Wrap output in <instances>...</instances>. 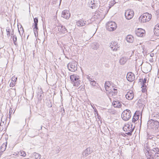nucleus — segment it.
I'll return each instance as SVG.
<instances>
[{
	"label": "nucleus",
	"mask_w": 159,
	"mask_h": 159,
	"mask_svg": "<svg viewBox=\"0 0 159 159\" xmlns=\"http://www.w3.org/2000/svg\"><path fill=\"white\" fill-rule=\"evenodd\" d=\"M91 152L90 148H88L85 149L83 152L82 155L84 157L87 156L88 155L91 153Z\"/></svg>",
	"instance_id": "obj_17"
},
{
	"label": "nucleus",
	"mask_w": 159,
	"mask_h": 159,
	"mask_svg": "<svg viewBox=\"0 0 159 159\" xmlns=\"http://www.w3.org/2000/svg\"><path fill=\"white\" fill-rule=\"evenodd\" d=\"M19 153L21 156L23 157H25L26 155L25 152L24 151H20Z\"/></svg>",
	"instance_id": "obj_36"
},
{
	"label": "nucleus",
	"mask_w": 159,
	"mask_h": 159,
	"mask_svg": "<svg viewBox=\"0 0 159 159\" xmlns=\"http://www.w3.org/2000/svg\"><path fill=\"white\" fill-rule=\"evenodd\" d=\"M152 116L158 119L159 118V113L157 112H155L152 114Z\"/></svg>",
	"instance_id": "obj_31"
},
{
	"label": "nucleus",
	"mask_w": 159,
	"mask_h": 159,
	"mask_svg": "<svg viewBox=\"0 0 159 159\" xmlns=\"http://www.w3.org/2000/svg\"><path fill=\"white\" fill-rule=\"evenodd\" d=\"M57 149L59 151H60V148L58 147H57Z\"/></svg>",
	"instance_id": "obj_49"
},
{
	"label": "nucleus",
	"mask_w": 159,
	"mask_h": 159,
	"mask_svg": "<svg viewBox=\"0 0 159 159\" xmlns=\"http://www.w3.org/2000/svg\"><path fill=\"white\" fill-rule=\"evenodd\" d=\"M117 27V25L113 21H111L108 22L106 25L107 29L109 31L114 30Z\"/></svg>",
	"instance_id": "obj_6"
},
{
	"label": "nucleus",
	"mask_w": 159,
	"mask_h": 159,
	"mask_svg": "<svg viewBox=\"0 0 159 159\" xmlns=\"http://www.w3.org/2000/svg\"><path fill=\"white\" fill-rule=\"evenodd\" d=\"M134 129V127L132 128V125L127 124L123 128V130L126 132L125 134L131 136Z\"/></svg>",
	"instance_id": "obj_3"
},
{
	"label": "nucleus",
	"mask_w": 159,
	"mask_h": 159,
	"mask_svg": "<svg viewBox=\"0 0 159 159\" xmlns=\"http://www.w3.org/2000/svg\"><path fill=\"white\" fill-rule=\"evenodd\" d=\"M90 84L94 86L95 85L96 82L94 80H93L90 82Z\"/></svg>",
	"instance_id": "obj_38"
},
{
	"label": "nucleus",
	"mask_w": 159,
	"mask_h": 159,
	"mask_svg": "<svg viewBox=\"0 0 159 159\" xmlns=\"http://www.w3.org/2000/svg\"><path fill=\"white\" fill-rule=\"evenodd\" d=\"M139 81L140 82H142V83L143 81V79H139Z\"/></svg>",
	"instance_id": "obj_46"
},
{
	"label": "nucleus",
	"mask_w": 159,
	"mask_h": 159,
	"mask_svg": "<svg viewBox=\"0 0 159 159\" xmlns=\"http://www.w3.org/2000/svg\"><path fill=\"white\" fill-rule=\"evenodd\" d=\"M109 93L110 95H111L112 96H115L117 93V90L116 89L114 88L111 89L109 92Z\"/></svg>",
	"instance_id": "obj_24"
},
{
	"label": "nucleus",
	"mask_w": 159,
	"mask_h": 159,
	"mask_svg": "<svg viewBox=\"0 0 159 159\" xmlns=\"http://www.w3.org/2000/svg\"><path fill=\"white\" fill-rule=\"evenodd\" d=\"M145 30L142 29H139L135 31L136 35L139 37H142L144 34Z\"/></svg>",
	"instance_id": "obj_12"
},
{
	"label": "nucleus",
	"mask_w": 159,
	"mask_h": 159,
	"mask_svg": "<svg viewBox=\"0 0 159 159\" xmlns=\"http://www.w3.org/2000/svg\"><path fill=\"white\" fill-rule=\"evenodd\" d=\"M152 15L151 14L148 13H146L143 14L140 16L139 20L140 22L144 23L150 21Z\"/></svg>",
	"instance_id": "obj_2"
},
{
	"label": "nucleus",
	"mask_w": 159,
	"mask_h": 159,
	"mask_svg": "<svg viewBox=\"0 0 159 159\" xmlns=\"http://www.w3.org/2000/svg\"><path fill=\"white\" fill-rule=\"evenodd\" d=\"M117 3V2L115 0H113L110 2L109 5L111 7L113 6L115 4Z\"/></svg>",
	"instance_id": "obj_35"
},
{
	"label": "nucleus",
	"mask_w": 159,
	"mask_h": 159,
	"mask_svg": "<svg viewBox=\"0 0 159 159\" xmlns=\"http://www.w3.org/2000/svg\"><path fill=\"white\" fill-rule=\"evenodd\" d=\"M107 86L108 88H109V86H107Z\"/></svg>",
	"instance_id": "obj_57"
},
{
	"label": "nucleus",
	"mask_w": 159,
	"mask_h": 159,
	"mask_svg": "<svg viewBox=\"0 0 159 159\" xmlns=\"http://www.w3.org/2000/svg\"><path fill=\"white\" fill-rule=\"evenodd\" d=\"M61 17L67 19L69 18L70 14L69 10H65L63 11L61 14Z\"/></svg>",
	"instance_id": "obj_10"
},
{
	"label": "nucleus",
	"mask_w": 159,
	"mask_h": 159,
	"mask_svg": "<svg viewBox=\"0 0 159 159\" xmlns=\"http://www.w3.org/2000/svg\"><path fill=\"white\" fill-rule=\"evenodd\" d=\"M148 127L149 129L155 130L156 132L159 131V122L153 119L149 120L147 123Z\"/></svg>",
	"instance_id": "obj_1"
},
{
	"label": "nucleus",
	"mask_w": 159,
	"mask_h": 159,
	"mask_svg": "<svg viewBox=\"0 0 159 159\" xmlns=\"http://www.w3.org/2000/svg\"><path fill=\"white\" fill-rule=\"evenodd\" d=\"M38 30L39 29L37 26H34V28H33V31L34 32V35L36 37L38 36Z\"/></svg>",
	"instance_id": "obj_27"
},
{
	"label": "nucleus",
	"mask_w": 159,
	"mask_h": 159,
	"mask_svg": "<svg viewBox=\"0 0 159 159\" xmlns=\"http://www.w3.org/2000/svg\"><path fill=\"white\" fill-rule=\"evenodd\" d=\"M152 148H150L149 151L147 150V152L145 153L147 159H154V153L151 149Z\"/></svg>",
	"instance_id": "obj_9"
},
{
	"label": "nucleus",
	"mask_w": 159,
	"mask_h": 159,
	"mask_svg": "<svg viewBox=\"0 0 159 159\" xmlns=\"http://www.w3.org/2000/svg\"><path fill=\"white\" fill-rule=\"evenodd\" d=\"M157 21H159V16H157Z\"/></svg>",
	"instance_id": "obj_47"
},
{
	"label": "nucleus",
	"mask_w": 159,
	"mask_h": 159,
	"mask_svg": "<svg viewBox=\"0 0 159 159\" xmlns=\"http://www.w3.org/2000/svg\"><path fill=\"white\" fill-rule=\"evenodd\" d=\"M131 111L128 109L124 110L121 114V117L123 120L125 121L128 120L131 116Z\"/></svg>",
	"instance_id": "obj_4"
},
{
	"label": "nucleus",
	"mask_w": 159,
	"mask_h": 159,
	"mask_svg": "<svg viewBox=\"0 0 159 159\" xmlns=\"http://www.w3.org/2000/svg\"><path fill=\"white\" fill-rule=\"evenodd\" d=\"M7 142L3 143L0 147V150H1L2 152H3L6 149L7 146Z\"/></svg>",
	"instance_id": "obj_25"
},
{
	"label": "nucleus",
	"mask_w": 159,
	"mask_h": 159,
	"mask_svg": "<svg viewBox=\"0 0 159 159\" xmlns=\"http://www.w3.org/2000/svg\"><path fill=\"white\" fill-rule=\"evenodd\" d=\"M34 26H37L38 25V18L36 17L35 18H34Z\"/></svg>",
	"instance_id": "obj_33"
},
{
	"label": "nucleus",
	"mask_w": 159,
	"mask_h": 159,
	"mask_svg": "<svg viewBox=\"0 0 159 159\" xmlns=\"http://www.w3.org/2000/svg\"><path fill=\"white\" fill-rule=\"evenodd\" d=\"M125 97L126 98L129 100L132 99L134 97L133 92L131 90L129 91L126 94Z\"/></svg>",
	"instance_id": "obj_14"
},
{
	"label": "nucleus",
	"mask_w": 159,
	"mask_h": 159,
	"mask_svg": "<svg viewBox=\"0 0 159 159\" xmlns=\"http://www.w3.org/2000/svg\"><path fill=\"white\" fill-rule=\"evenodd\" d=\"M153 146H154V145H152V148L151 149L154 152V153L155 152L154 158H156L159 156V149L157 148H153Z\"/></svg>",
	"instance_id": "obj_15"
},
{
	"label": "nucleus",
	"mask_w": 159,
	"mask_h": 159,
	"mask_svg": "<svg viewBox=\"0 0 159 159\" xmlns=\"http://www.w3.org/2000/svg\"><path fill=\"white\" fill-rule=\"evenodd\" d=\"M19 30V32L20 34V31H19V30Z\"/></svg>",
	"instance_id": "obj_53"
},
{
	"label": "nucleus",
	"mask_w": 159,
	"mask_h": 159,
	"mask_svg": "<svg viewBox=\"0 0 159 159\" xmlns=\"http://www.w3.org/2000/svg\"><path fill=\"white\" fill-rule=\"evenodd\" d=\"M154 53H151L150 54V56L151 57H153L154 56Z\"/></svg>",
	"instance_id": "obj_43"
},
{
	"label": "nucleus",
	"mask_w": 159,
	"mask_h": 159,
	"mask_svg": "<svg viewBox=\"0 0 159 159\" xmlns=\"http://www.w3.org/2000/svg\"><path fill=\"white\" fill-rule=\"evenodd\" d=\"M157 16H159V9L157 10Z\"/></svg>",
	"instance_id": "obj_44"
},
{
	"label": "nucleus",
	"mask_w": 159,
	"mask_h": 159,
	"mask_svg": "<svg viewBox=\"0 0 159 159\" xmlns=\"http://www.w3.org/2000/svg\"><path fill=\"white\" fill-rule=\"evenodd\" d=\"M134 12L133 11L131 10H128L125 12V16L126 19L130 20L134 16Z\"/></svg>",
	"instance_id": "obj_8"
},
{
	"label": "nucleus",
	"mask_w": 159,
	"mask_h": 159,
	"mask_svg": "<svg viewBox=\"0 0 159 159\" xmlns=\"http://www.w3.org/2000/svg\"><path fill=\"white\" fill-rule=\"evenodd\" d=\"M87 79L90 81H91L92 80H93L92 79V78H90V76H89V75H87Z\"/></svg>",
	"instance_id": "obj_39"
},
{
	"label": "nucleus",
	"mask_w": 159,
	"mask_h": 159,
	"mask_svg": "<svg viewBox=\"0 0 159 159\" xmlns=\"http://www.w3.org/2000/svg\"><path fill=\"white\" fill-rule=\"evenodd\" d=\"M139 115H136L135 113L134 114L132 119V122L134 123L139 119Z\"/></svg>",
	"instance_id": "obj_28"
},
{
	"label": "nucleus",
	"mask_w": 159,
	"mask_h": 159,
	"mask_svg": "<svg viewBox=\"0 0 159 159\" xmlns=\"http://www.w3.org/2000/svg\"><path fill=\"white\" fill-rule=\"evenodd\" d=\"M30 157L33 158V159L34 158L35 159H40L41 156L39 154L34 152L32 154V157Z\"/></svg>",
	"instance_id": "obj_23"
},
{
	"label": "nucleus",
	"mask_w": 159,
	"mask_h": 159,
	"mask_svg": "<svg viewBox=\"0 0 159 159\" xmlns=\"http://www.w3.org/2000/svg\"><path fill=\"white\" fill-rule=\"evenodd\" d=\"M152 60H153V58H152V59H151V61H152Z\"/></svg>",
	"instance_id": "obj_51"
},
{
	"label": "nucleus",
	"mask_w": 159,
	"mask_h": 159,
	"mask_svg": "<svg viewBox=\"0 0 159 159\" xmlns=\"http://www.w3.org/2000/svg\"><path fill=\"white\" fill-rule=\"evenodd\" d=\"M12 81L13 82H16L17 80V78H15L14 77H12L11 79Z\"/></svg>",
	"instance_id": "obj_40"
},
{
	"label": "nucleus",
	"mask_w": 159,
	"mask_h": 159,
	"mask_svg": "<svg viewBox=\"0 0 159 159\" xmlns=\"http://www.w3.org/2000/svg\"><path fill=\"white\" fill-rule=\"evenodd\" d=\"M42 126H41V129H42Z\"/></svg>",
	"instance_id": "obj_52"
},
{
	"label": "nucleus",
	"mask_w": 159,
	"mask_h": 159,
	"mask_svg": "<svg viewBox=\"0 0 159 159\" xmlns=\"http://www.w3.org/2000/svg\"><path fill=\"white\" fill-rule=\"evenodd\" d=\"M71 82L75 86H78L80 84L79 76L76 75H73L70 76Z\"/></svg>",
	"instance_id": "obj_5"
},
{
	"label": "nucleus",
	"mask_w": 159,
	"mask_h": 159,
	"mask_svg": "<svg viewBox=\"0 0 159 159\" xmlns=\"http://www.w3.org/2000/svg\"><path fill=\"white\" fill-rule=\"evenodd\" d=\"M105 89L107 91V87H105Z\"/></svg>",
	"instance_id": "obj_50"
},
{
	"label": "nucleus",
	"mask_w": 159,
	"mask_h": 159,
	"mask_svg": "<svg viewBox=\"0 0 159 159\" xmlns=\"http://www.w3.org/2000/svg\"><path fill=\"white\" fill-rule=\"evenodd\" d=\"M126 40L127 42L132 43L134 40V38L133 36L131 35H127L126 37Z\"/></svg>",
	"instance_id": "obj_21"
},
{
	"label": "nucleus",
	"mask_w": 159,
	"mask_h": 159,
	"mask_svg": "<svg viewBox=\"0 0 159 159\" xmlns=\"http://www.w3.org/2000/svg\"><path fill=\"white\" fill-rule=\"evenodd\" d=\"M127 58L125 57H122L120 60V63L121 64H124L126 62Z\"/></svg>",
	"instance_id": "obj_26"
},
{
	"label": "nucleus",
	"mask_w": 159,
	"mask_h": 159,
	"mask_svg": "<svg viewBox=\"0 0 159 159\" xmlns=\"http://www.w3.org/2000/svg\"><path fill=\"white\" fill-rule=\"evenodd\" d=\"M67 67L69 70L75 72L77 70V63L75 61L70 62L67 65Z\"/></svg>",
	"instance_id": "obj_7"
},
{
	"label": "nucleus",
	"mask_w": 159,
	"mask_h": 159,
	"mask_svg": "<svg viewBox=\"0 0 159 159\" xmlns=\"http://www.w3.org/2000/svg\"><path fill=\"white\" fill-rule=\"evenodd\" d=\"M96 13H97L98 15H100V13L99 11H97Z\"/></svg>",
	"instance_id": "obj_45"
},
{
	"label": "nucleus",
	"mask_w": 159,
	"mask_h": 159,
	"mask_svg": "<svg viewBox=\"0 0 159 159\" xmlns=\"http://www.w3.org/2000/svg\"><path fill=\"white\" fill-rule=\"evenodd\" d=\"M13 42L14 44L16 46L17 45V43L16 42L17 41V37L16 35H13L12 37Z\"/></svg>",
	"instance_id": "obj_30"
},
{
	"label": "nucleus",
	"mask_w": 159,
	"mask_h": 159,
	"mask_svg": "<svg viewBox=\"0 0 159 159\" xmlns=\"http://www.w3.org/2000/svg\"><path fill=\"white\" fill-rule=\"evenodd\" d=\"M23 29V32H24L23 29Z\"/></svg>",
	"instance_id": "obj_56"
},
{
	"label": "nucleus",
	"mask_w": 159,
	"mask_h": 159,
	"mask_svg": "<svg viewBox=\"0 0 159 159\" xmlns=\"http://www.w3.org/2000/svg\"><path fill=\"white\" fill-rule=\"evenodd\" d=\"M11 113V112H10V111L9 113Z\"/></svg>",
	"instance_id": "obj_55"
},
{
	"label": "nucleus",
	"mask_w": 159,
	"mask_h": 159,
	"mask_svg": "<svg viewBox=\"0 0 159 159\" xmlns=\"http://www.w3.org/2000/svg\"><path fill=\"white\" fill-rule=\"evenodd\" d=\"M99 44L96 43H94L91 44V47L94 50H97L99 48Z\"/></svg>",
	"instance_id": "obj_22"
},
{
	"label": "nucleus",
	"mask_w": 159,
	"mask_h": 159,
	"mask_svg": "<svg viewBox=\"0 0 159 159\" xmlns=\"http://www.w3.org/2000/svg\"><path fill=\"white\" fill-rule=\"evenodd\" d=\"M86 21L81 19L76 22V25L78 26H83L86 24Z\"/></svg>",
	"instance_id": "obj_19"
},
{
	"label": "nucleus",
	"mask_w": 159,
	"mask_h": 159,
	"mask_svg": "<svg viewBox=\"0 0 159 159\" xmlns=\"http://www.w3.org/2000/svg\"><path fill=\"white\" fill-rule=\"evenodd\" d=\"M58 30L63 33H65L67 32V30L65 26L61 25L58 26Z\"/></svg>",
	"instance_id": "obj_16"
},
{
	"label": "nucleus",
	"mask_w": 159,
	"mask_h": 159,
	"mask_svg": "<svg viewBox=\"0 0 159 159\" xmlns=\"http://www.w3.org/2000/svg\"><path fill=\"white\" fill-rule=\"evenodd\" d=\"M117 44L118 43L116 42H112L110 45V47L111 50L114 51H117L118 48L119 47V46Z\"/></svg>",
	"instance_id": "obj_11"
},
{
	"label": "nucleus",
	"mask_w": 159,
	"mask_h": 159,
	"mask_svg": "<svg viewBox=\"0 0 159 159\" xmlns=\"http://www.w3.org/2000/svg\"><path fill=\"white\" fill-rule=\"evenodd\" d=\"M14 34V30H12V31H11V38L13 35H14L15 34Z\"/></svg>",
	"instance_id": "obj_42"
},
{
	"label": "nucleus",
	"mask_w": 159,
	"mask_h": 159,
	"mask_svg": "<svg viewBox=\"0 0 159 159\" xmlns=\"http://www.w3.org/2000/svg\"><path fill=\"white\" fill-rule=\"evenodd\" d=\"M112 105L114 107L117 108H120L122 106L121 103L118 100L113 101Z\"/></svg>",
	"instance_id": "obj_18"
},
{
	"label": "nucleus",
	"mask_w": 159,
	"mask_h": 159,
	"mask_svg": "<svg viewBox=\"0 0 159 159\" xmlns=\"http://www.w3.org/2000/svg\"><path fill=\"white\" fill-rule=\"evenodd\" d=\"M15 83H11L10 84V86L11 87H13L15 85Z\"/></svg>",
	"instance_id": "obj_41"
},
{
	"label": "nucleus",
	"mask_w": 159,
	"mask_h": 159,
	"mask_svg": "<svg viewBox=\"0 0 159 159\" xmlns=\"http://www.w3.org/2000/svg\"><path fill=\"white\" fill-rule=\"evenodd\" d=\"M154 34L157 36H159V24H157L155 25L154 29Z\"/></svg>",
	"instance_id": "obj_20"
},
{
	"label": "nucleus",
	"mask_w": 159,
	"mask_h": 159,
	"mask_svg": "<svg viewBox=\"0 0 159 159\" xmlns=\"http://www.w3.org/2000/svg\"><path fill=\"white\" fill-rule=\"evenodd\" d=\"M43 92L41 89L39 90L37 93V97L39 98H40L42 96V94H43Z\"/></svg>",
	"instance_id": "obj_29"
},
{
	"label": "nucleus",
	"mask_w": 159,
	"mask_h": 159,
	"mask_svg": "<svg viewBox=\"0 0 159 159\" xmlns=\"http://www.w3.org/2000/svg\"><path fill=\"white\" fill-rule=\"evenodd\" d=\"M91 2L92 3H91V6H90V7L92 9H94V8H96L97 7V4L96 3H95L94 1H93V3L92 1H91Z\"/></svg>",
	"instance_id": "obj_34"
},
{
	"label": "nucleus",
	"mask_w": 159,
	"mask_h": 159,
	"mask_svg": "<svg viewBox=\"0 0 159 159\" xmlns=\"http://www.w3.org/2000/svg\"><path fill=\"white\" fill-rule=\"evenodd\" d=\"M6 31L7 33V35L8 36H9L10 35V32L11 31V29L10 28H9L8 27V28L6 29Z\"/></svg>",
	"instance_id": "obj_37"
},
{
	"label": "nucleus",
	"mask_w": 159,
	"mask_h": 159,
	"mask_svg": "<svg viewBox=\"0 0 159 159\" xmlns=\"http://www.w3.org/2000/svg\"><path fill=\"white\" fill-rule=\"evenodd\" d=\"M3 152H2L1 150H0V157H1V155L2 154Z\"/></svg>",
	"instance_id": "obj_48"
},
{
	"label": "nucleus",
	"mask_w": 159,
	"mask_h": 159,
	"mask_svg": "<svg viewBox=\"0 0 159 159\" xmlns=\"http://www.w3.org/2000/svg\"><path fill=\"white\" fill-rule=\"evenodd\" d=\"M11 113V112H10V111L9 113Z\"/></svg>",
	"instance_id": "obj_54"
},
{
	"label": "nucleus",
	"mask_w": 159,
	"mask_h": 159,
	"mask_svg": "<svg viewBox=\"0 0 159 159\" xmlns=\"http://www.w3.org/2000/svg\"><path fill=\"white\" fill-rule=\"evenodd\" d=\"M146 81L147 79L146 78L143 80V81L142 83V86L141 87H146Z\"/></svg>",
	"instance_id": "obj_32"
},
{
	"label": "nucleus",
	"mask_w": 159,
	"mask_h": 159,
	"mask_svg": "<svg viewBox=\"0 0 159 159\" xmlns=\"http://www.w3.org/2000/svg\"><path fill=\"white\" fill-rule=\"evenodd\" d=\"M126 78L128 81L132 82L134 80L135 75L132 72L129 73L127 74Z\"/></svg>",
	"instance_id": "obj_13"
}]
</instances>
